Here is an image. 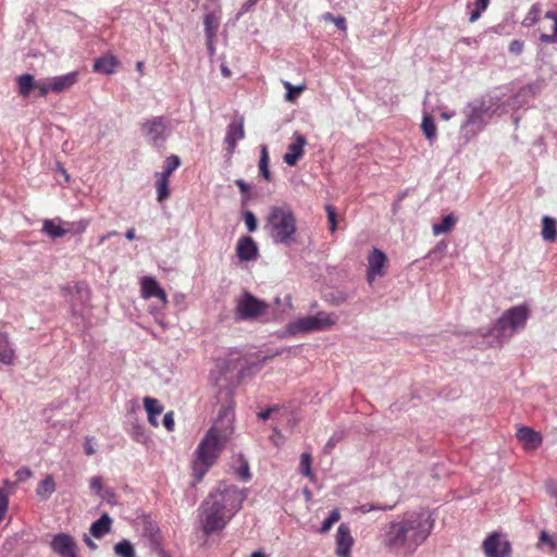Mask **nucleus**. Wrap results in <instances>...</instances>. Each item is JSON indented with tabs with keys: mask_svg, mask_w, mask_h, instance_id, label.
<instances>
[{
	"mask_svg": "<svg viewBox=\"0 0 557 557\" xmlns=\"http://www.w3.org/2000/svg\"><path fill=\"white\" fill-rule=\"evenodd\" d=\"M42 231L51 238H60L70 232V222L59 219L45 220Z\"/></svg>",
	"mask_w": 557,
	"mask_h": 557,
	"instance_id": "nucleus-20",
	"label": "nucleus"
},
{
	"mask_svg": "<svg viewBox=\"0 0 557 557\" xmlns=\"http://www.w3.org/2000/svg\"><path fill=\"white\" fill-rule=\"evenodd\" d=\"M323 21L332 22L339 30H347V23L344 16H334L332 13L326 12L322 15Z\"/></svg>",
	"mask_w": 557,
	"mask_h": 557,
	"instance_id": "nucleus-40",
	"label": "nucleus"
},
{
	"mask_svg": "<svg viewBox=\"0 0 557 557\" xmlns=\"http://www.w3.org/2000/svg\"><path fill=\"white\" fill-rule=\"evenodd\" d=\"M77 72H70L64 75L51 77L52 91L59 94L67 90L77 82Z\"/></svg>",
	"mask_w": 557,
	"mask_h": 557,
	"instance_id": "nucleus-21",
	"label": "nucleus"
},
{
	"mask_svg": "<svg viewBox=\"0 0 557 557\" xmlns=\"http://www.w3.org/2000/svg\"><path fill=\"white\" fill-rule=\"evenodd\" d=\"M234 411L232 407L220 411L218 419L199 443L193 461L196 483L200 482L213 466L220 453L231 441L234 433Z\"/></svg>",
	"mask_w": 557,
	"mask_h": 557,
	"instance_id": "nucleus-3",
	"label": "nucleus"
},
{
	"mask_svg": "<svg viewBox=\"0 0 557 557\" xmlns=\"http://www.w3.org/2000/svg\"><path fill=\"white\" fill-rule=\"evenodd\" d=\"M295 143L288 145L287 152L283 156V160L287 165H295L298 160L304 156V148L307 144L306 138L295 133L294 135Z\"/></svg>",
	"mask_w": 557,
	"mask_h": 557,
	"instance_id": "nucleus-17",
	"label": "nucleus"
},
{
	"mask_svg": "<svg viewBox=\"0 0 557 557\" xmlns=\"http://www.w3.org/2000/svg\"><path fill=\"white\" fill-rule=\"evenodd\" d=\"M524 44L522 40H512L509 45V51L513 54H520L523 51Z\"/></svg>",
	"mask_w": 557,
	"mask_h": 557,
	"instance_id": "nucleus-52",
	"label": "nucleus"
},
{
	"mask_svg": "<svg viewBox=\"0 0 557 557\" xmlns=\"http://www.w3.org/2000/svg\"><path fill=\"white\" fill-rule=\"evenodd\" d=\"M239 461H240V466L237 470V474L239 475L240 479L247 481L251 476L250 471H249V465L242 456L239 457Z\"/></svg>",
	"mask_w": 557,
	"mask_h": 557,
	"instance_id": "nucleus-45",
	"label": "nucleus"
},
{
	"mask_svg": "<svg viewBox=\"0 0 557 557\" xmlns=\"http://www.w3.org/2000/svg\"><path fill=\"white\" fill-rule=\"evenodd\" d=\"M236 186L239 188L242 194H246L250 189V185L247 184L244 180L238 178L235 181Z\"/></svg>",
	"mask_w": 557,
	"mask_h": 557,
	"instance_id": "nucleus-57",
	"label": "nucleus"
},
{
	"mask_svg": "<svg viewBox=\"0 0 557 557\" xmlns=\"http://www.w3.org/2000/svg\"><path fill=\"white\" fill-rule=\"evenodd\" d=\"M269 162H270V158H269L268 147L265 145H262L260 147L259 171H260L261 176L265 181H271V178H272L271 172L269 170Z\"/></svg>",
	"mask_w": 557,
	"mask_h": 557,
	"instance_id": "nucleus-29",
	"label": "nucleus"
},
{
	"mask_svg": "<svg viewBox=\"0 0 557 557\" xmlns=\"http://www.w3.org/2000/svg\"><path fill=\"white\" fill-rule=\"evenodd\" d=\"M113 550L119 557H136L134 546L128 540H122L116 543Z\"/></svg>",
	"mask_w": 557,
	"mask_h": 557,
	"instance_id": "nucleus-32",
	"label": "nucleus"
},
{
	"mask_svg": "<svg viewBox=\"0 0 557 557\" xmlns=\"http://www.w3.org/2000/svg\"><path fill=\"white\" fill-rule=\"evenodd\" d=\"M129 435L131 437L137 442L145 444L149 440V436L145 430V428L139 423H133L129 429Z\"/></svg>",
	"mask_w": 557,
	"mask_h": 557,
	"instance_id": "nucleus-34",
	"label": "nucleus"
},
{
	"mask_svg": "<svg viewBox=\"0 0 557 557\" xmlns=\"http://www.w3.org/2000/svg\"><path fill=\"white\" fill-rule=\"evenodd\" d=\"M542 237L546 242H554L557 237L556 220L550 216H543L542 219Z\"/></svg>",
	"mask_w": 557,
	"mask_h": 557,
	"instance_id": "nucleus-28",
	"label": "nucleus"
},
{
	"mask_svg": "<svg viewBox=\"0 0 557 557\" xmlns=\"http://www.w3.org/2000/svg\"><path fill=\"white\" fill-rule=\"evenodd\" d=\"M258 246L252 237L243 236L236 245V255L242 261H251L258 257Z\"/></svg>",
	"mask_w": 557,
	"mask_h": 557,
	"instance_id": "nucleus-16",
	"label": "nucleus"
},
{
	"mask_svg": "<svg viewBox=\"0 0 557 557\" xmlns=\"http://www.w3.org/2000/svg\"><path fill=\"white\" fill-rule=\"evenodd\" d=\"M102 479L100 476H92L90 478L89 480V487L96 492L97 494H99L102 490Z\"/></svg>",
	"mask_w": 557,
	"mask_h": 557,
	"instance_id": "nucleus-51",
	"label": "nucleus"
},
{
	"mask_svg": "<svg viewBox=\"0 0 557 557\" xmlns=\"http://www.w3.org/2000/svg\"><path fill=\"white\" fill-rule=\"evenodd\" d=\"M385 263L386 255L379 248H373L368 256L367 280L369 283L384 275Z\"/></svg>",
	"mask_w": 557,
	"mask_h": 557,
	"instance_id": "nucleus-13",
	"label": "nucleus"
},
{
	"mask_svg": "<svg viewBox=\"0 0 557 557\" xmlns=\"http://www.w3.org/2000/svg\"><path fill=\"white\" fill-rule=\"evenodd\" d=\"M14 360V349L12 348L8 335L0 333V362L12 364Z\"/></svg>",
	"mask_w": 557,
	"mask_h": 557,
	"instance_id": "nucleus-24",
	"label": "nucleus"
},
{
	"mask_svg": "<svg viewBox=\"0 0 557 557\" xmlns=\"http://www.w3.org/2000/svg\"><path fill=\"white\" fill-rule=\"evenodd\" d=\"M284 87L287 90L285 99L288 102H293L304 90V86L294 87L289 82H284Z\"/></svg>",
	"mask_w": 557,
	"mask_h": 557,
	"instance_id": "nucleus-41",
	"label": "nucleus"
},
{
	"mask_svg": "<svg viewBox=\"0 0 557 557\" xmlns=\"http://www.w3.org/2000/svg\"><path fill=\"white\" fill-rule=\"evenodd\" d=\"M141 295L144 298L149 299L152 297L158 298L162 304H166L168 298L164 289L161 288L159 283L152 276H144L140 281Z\"/></svg>",
	"mask_w": 557,
	"mask_h": 557,
	"instance_id": "nucleus-15",
	"label": "nucleus"
},
{
	"mask_svg": "<svg viewBox=\"0 0 557 557\" xmlns=\"http://www.w3.org/2000/svg\"><path fill=\"white\" fill-rule=\"evenodd\" d=\"M171 122L165 116H151L140 124V132L152 147L160 148L171 134Z\"/></svg>",
	"mask_w": 557,
	"mask_h": 557,
	"instance_id": "nucleus-9",
	"label": "nucleus"
},
{
	"mask_svg": "<svg viewBox=\"0 0 557 557\" xmlns=\"http://www.w3.org/2000/svg\"><path fill=\"white\" fill-rule=\"evenodd\" d=\"M84 450H85V454L88 455V456H91L96 453V449H95V446L92 444V440L87 437L85 440V443H84Z\"/></svg>",
	"mask_w": 557,
	"mask_h": 557,
	"instance_id": "nucleus-56",
	"label": "nucleus"
},
{
	"mask_svg": "<svg viewBox=\"0 0 557 557\" xmlns=\"http://www.w3.org/2000/svg\"><path fill=\"white\" fill-rule=\"evenodd\" d=\"M32 474H33V472L26 467L21 468L15 472V475H16L18 482L26 481L27 479H29L32 476Z\"/></svg>",
	"mask_w": 557,
	"mask_h": 557,
	"instance_id": "nucleus-53",
	"label": "nucleus"
},
{
	"mask_svg": "<svg viewBox=\"0 0 557 557\" xmlns=\"http://www.w3.org/2000/svg\"><path fill=\"white\" fill-rule=\"evenodd\" d=\"M537 9L535 7H532V9L529 11L528 15L522 21V25L525 27H530L537 23Z\"/></svg>",
	"mask_w": 557,
	"mask_h": 557,
	"instance_id": "nucleus-47",
	"label": "nucleus"
},
{
	"mask_svg": "<svg viewBox=\"0 0 557 557\" xmlns=\"http://www.w3.org/2000/svg\"><path fill=\"white\" fill-rule=\"evenodd\" d=\"M244 137L245 131L243 117L228 124L224 141L227 145L231 154L234 152L237 141L242 140Z\"/></svg>",
	"mask_w": 557,
	"mask_h": 557,
	"instance_id": "nucleus-18",
	"label": "nucleus"
},
{
	"mask_svg": "<svg viewBox=\"0 0 557 557\" xmlns=\"http://www.w3.org/2000/svg\"><path fill=\"white\" fill-rule=\"evenodd\" d=\"M421 127L428 140L432 143L436 139V126L433 119L429 114H424Z\"/></svg>",
	"mask_w": 557,
	"mask_h": 557,
	"instance_id": "nucleus-33",
	"label": "nucleus"
},
{
	"mask_svg": "<svg viewBox=\"0 0 557 557\" xmlns=\"http://www.w3.org/2000/svg\"><path fill=\"white\" fill-rule=\"evenodd\" d=\"M181 165V159L175 156V154H172L170 157H168L164 161V165H163V172L161 173H156V176H162L164 178H168L172 175V173Z\"/></svg>",
	"mask_w": 557,
	"mask_h": 557,
	"instance_id": "nucleus-31",
	"label": "nucleus"
},
{
	"mask_svg": "<svg viewBox=\"0 0 557 557\" xmlns=\"http://www.w3.org/2000/svg\"><path fill=\"white\" fill-rule=\"evenodd\" d=\"M205 30L209 40V49L212 51V38L214 36V33L216 30V25H213L214 23V16L213 14L209 13L205 15Z\"/></svg>",
	"mask_w": 557,
	"mask_h": 557,
	"instance_id": "nucleus-37",
	"label": "nucleus"
},
{
	"mask_svg": "<svg viewBox=\"0 0 557 557\" xmlns=\"http://www.w3.org/2000/svg\"><path fill=\"white\" fill-rule=\"evenodd\" d=\"M463 114L466 119L461 124L460 134L469 141L483 129L492 116V111L484 101H473L467 104Z\"/></svg>",
	"mask_w": 557,
	"mask_h": 557,
	"instance_id": "nucleus-7",
	"label": "nucleus"
},
{
	"mask_svg": "<svg viewBox=\"0 0 557 557\" xmlns=\"http://www.w3.org/2000/svg\"><path fill=\"white\" fill-rule=\"evenodd\" d=\"M274 304L277 306V307H281L284 305V308L281 310L282 312H284L286 309H289L292 308V298L289 295H287L284 300H282L280 297H276L274 299Z\"/></svg>",
	"mask_w": 557,
	"mask_h": 557,
	"instance_id": "nucleus-54",
	"label": "nucleus"
},
{
	"mask_svg": "<svg viewBox=\"0 0 557 557\" xmlns=\"http://www.w3.org/2000/svg\"><path fill=\"white\" fill-rule=\"evenodd\" d=\"M119 233L116 231H110L107 234L99 237L98 245L104 244L107 239H109L112 236H116Z\"/></svg>",
	"mask_w": 557,
	"mask_h": 557,
	"instance_id": "nucleus-59",
	"label": "nucleus"
},
{
	"mask_svg": "<svg viewBox=\"0 0 557 557\" xmlns=\"http://www.w3.org/2000/svg\"><path fill=\"white\" fill-rule=\"evenodd\" d=\"M482 546L486 557H509L510 555V544L497 533L488 535Z\"/></svg>",
	"mask_w": 557,
	"mask_h": 557,
	"instance_id": "nucleus-12",
	"label": "nucleus"
},
{
	"mask_svg": "<svg viewBox=\"0 0 557 557\" xmlns=\"http://www.w3.org/2000/svg\"><path fill=\"white\" fill-rule=\"evenodd\" d=\"M125 237L128 239V240H133L135 239V230L134 228H129L126 231L125 233Z\"/></svg>",
	"mask_w": 557,
	"mask_h": 557,
	"instance_id": "nucleus-63",
	"label": "nucleus"
},
{
	"mask_svg": "<svg viewBox=\"0 0 557 557\" xmlns=\"http://www.w3.org/2000/svg\"><path fill=\"white\" fill-rule=\"evenodd\" d=\"M435 520L428 510L412 511L391 521L381 531V544L391 552L413 554L426 542Z\"/></svg>",
	"mask_w": 557,
	"mask_h": 557,
	"instance_id": "nucleus-1",
	"label": "nucleus"
},
{
	"mask_svg": "<svg viewBox=\"0 0 557 557\" xmlns=\"http://www.w3.org/2000/svg\"><path fill=\"white\" fill-rule=\"evenodd\" d=\"M529 317L530 308L527 305L511 307L503 312L494 327L484 336L492 337L488 341L490 345H503L517 332L525 327Z\"/></svg>",
	"mask_w": 557,
	"mask_h": 557,
	"instance_id": "nucleus-5",
	"label": "nucleus"
},
{
	"mask_svg": "<svg viewBox=\"0 0 557 557\" xmlns=\"http://www.w3.org/2000/svg\"><path fill=\"white\" fill-rule=\"evenodd\" d=\"M16 83L18 87V94L23 97H27L29 96L32 89L36 87L37 81H35L32 74L24 73L16 77Z\"/></svg>",
	"mask_w": 557,
	"mask_h": 557,
	"instance_id": "nucleus-25",
	"label": "nucleus"
},
{
	"mask_svg": "<svg viewBox=\"0 0 557 557\" xmlns=\"http://www.w3.org/2000/svg\"><path fill=\"white\" fill-rule=\"evenodd\" d=\"M144 406L148 416H159L163 411V407L159 400L152 397H145Z\"/></svg>",
	"mask_w": 557,
	"mask_h": 557,
	"instance_id": "nucleus-36",
	"label": "nucleus"
},
{
	"mask_svg": "<svg viewBox=\"0 0 557 557\" xmlns=\"http://www.w3.org/2000/svg\"><path fill=\"white\" fill-rule=\"evenodd\" d=\"M246 495L234 485L220 484L200 504L198 518L201 531L210 536L226 528L242 508Z\"/></svg>",
	"mask_w": 557,
	"mask_h": 557,
	"instance_id": "nucleus-2",
	"label": "nucleus"
},
{
	"mask_svg": "<svg viewBox=\"0 0 557 557\" xmlns=\"http://www.w3.org/2000/svg\"><path fill=\"white\" fill-rule=\"evenodd\" d=\"M455 223H456V218L453 214H447L442 219L441 223L433 224V227H432L433 234L435 236L445 234L453 228Z\"/></svg>",
	"mask_w": 557,
	"mask_h": 557,
	"instance_id": "nucleus-30",
	"label": "nucleus"
},
{
	"mask_svg": "<svg viewBox=\"0 0 557 557\" xmlns=\"http://www.w3.org/2000/svg\"><path fill=\"white\" fill-rule=\"evenodd\" d=\"M244 221H245L247 230L250 233H253L257 231L258 222H257V218L252 211L247 210L244 212Z\"/></svg>",
	"mask_w": 557,
	"mask_h": 557,
	"instance_id": "nucleus-43",
	"label": "nucleus"
},
{
	"mask_svg": "<svg viewBox=\"0 0 557 557\" xmlns=\"http://www.w3.org/2000/svg\"><path fill=\"white\" fill-rule=\"evenodd\" d=\"M264 230L274 244L290 246L297 231L296 216L288 205L272 206L265 218Z\"/></svg>",
	"mask_w": 557,
	"mask_h": 557,
	"instance_id": "nucleus-4",
	"label": "nucleus"
},
{
	"mask_svg": "<svg viewBox=\"0 0 557 557\" xmlns=\"http://www.w3.org/2000/svg\"><path fill=\"white\" fill-rule=\"evenodd\" d=\"M341 519V513L338 509H333L329 517L324 519L322 522L320 533H326L331 530L334 523H336Z\"/></svg>",
	"mask_w": 557,
	"mask_h": 557,
	"instance_id": "nucleus-39",
	"label": "nucleus"
},
{
	"mask_svg": "<svg viewBox=\"0 0 557 557\" xmlns=\"http://www.w3.org/2000/svg\"><path fill=\"white\" fill-rule=\"evenodd\" d=\"M258 0H248L246 1L240 10L238 11L237 13V18H239L240 16H243L246 12H248L256 3H257Z\"/></svg>",
	"mask_w": 557,
	"mask_h": 557,
	"instance_id": "nucleus-55",
	"label": "nucleus"
},
{
	"mask_svg": "<svg viewBox=\"0 0 557 557\" xmlns=\"http://www.w3.org/2000/svg\"><path fill=\"white\" fill-rule=\"evenodd\" d=\"M482 10H479V9H473L470 13V17H469V21L470 23H474L476 20H479V17L481 16L482 14Z\"/></svg>",
	"mask_w": 557,
	"mask_h": 557,
	"instance_id": "nucleus-60",
	"label": "nucleus"
},
{
	"mask_svg": "<svg viewBox=\"0 0 557 557\" xmlns=\"http://www.w3.org/2000/svg\"><path fill=\"white\" fill-rule=\"evenodd\" d=\"M51 549L62 557H78L77 544L67 533L55 534L50 543Z\"/></svg>",
	"mask_w": 557,
	"mask_h": 557,
	"instance_id": "nucleus-11",
	"label": "nucleus"
},
{
	"mask_svg": "<svg viewBox=\"0 0 557 557\" xmlns=\"http://www.w3.org/2000/svg\"><path fill=\"white\" fill-rule=\"evenodd\" d=\"M490 4V0H475L474 7L475 9L482 10L483 12L487 9Z\"/></svg>",
	"mask_w": 557,
	"mask_h": 557,
	"instance_id": "nucleus-58",
	"label": "nucleus"
},
{
	"mask_svg": "<svg viewBox=\"0 0 557 557\" xmlns=\"http://www.w3.org/2000/svg\"><path fill=\"white\" fill-rule=\"evenodd\" d=\"M517 437L525 449L532 450L542 444V436L539 432L528 426H522L517 432Z\"/></svg>",
	"mask_w": 557,
	"mask_h": 557,
	"instance_id": "nucleus-19",
	"label": "nucleus"
},
{
	"mask_svg": "<svg viewBox=\"0 0 557 557\" xmlns=\"http://www.w3.org/2000/svg\"><path fill=\"white\" fill-rule=\"evenodd\" d=\"M88 226L87 220H81L77 222H70V231L74 230L76 233H84Z\"/></svg>",
	"mask_w": 557,
	"mask_h": 557,
	"instance_id": "nucleus-50",
	"label": "nucleus"
},
{
	"mask_svg": "<svg viewBox=\"0 0 557 557\" xmlns=\"http://www.w3.org/2000/svg\"><path fill=\"white\" fill-rule=\"evenodd\" d=\"M327 220L332 233L336 231V212L332 206H326Z\"/></svg>",
	"mask_w": 557,
	"mask_h": 557,
	"instance_id": "nucleus-48",
	"label": "nucleus"
},
{
	"mask_svg": "<svg viewBox=\"0 0 557 557\" xmlns=\"http://www.w3.org/2000/svg\"><path fill=\"white\" fill-rule=\"evenodd\" d=\"M162 423L169 432H172L175 425L174 413L172 411L166 412L163 417Z\"/></svg>",
	"mask_w": 557,
	"mask_h": 557,
	"instance_id": "nucleus-49",
	"label": "nucleus"
},
{
	"mask_svg": "<svg viewBox=\"0 0 557 557\" xmlns=\"http://www.w3.org/2000/svg\"><path fill=\"white\" fill-rule=\"evenodd\" d=\"M394 508L393 505L391 506H380V505H375V504H363V505H360L359 507L355 508L356 511H359L361 513H368L370 511H373V510H384V511H387V510H392Z\"/></svg>",
	"mask_w": 557,
	"mask_h": 557,
	"instance_id": "nucleus-42",
	"label": "nucleus"
},
{
	"mask_svg": "<svg viewBox=\"0 0 557 557\" xmlns=\"http://www.w3.org/2000/svg\"><path fill=\"white\" fill-rule=\"evenodd\" d=\"M272 411H273V408H268L265 411L259 412L258 418L260 420H267L270 418Z\"/></svg>",
	"mask_w": 557,
	"mask_h": 557,
	"instance_id": "nucleus-62",
	"label": "nucleus"
},
{
	"mask_svg": "<svg viewBox=\"0 0 557 557\" xmlns=\"http://www.w3.org/2000/svg\"><path fill=\"white\" fill-rule=\"evenodd\" d=\"M112 519L108 513H103L98 520L91 523L90 534L97 539H101L111 530Z\"/></svg>",
	"mask_w": 557,
	"mask_h": 557,
	"instance_id": "nucleus-22",
	"label": "nucleus"
},
{
	"mask_svg": "<svg viewBox=\"0 0 557 557\" xmlns=\"http://www.w3.org/2000/svg\"><path fill=\"white\" fill-rule=\"evenodd\" d=\"M9 505V496L8 493L0 488V521L3 520Z\"/></svg>",
	"mask_w": 557,
	"mask_h": 557,
	"instance_id": "nucleus-46",
	"label": "nucleus"
},
{
	"mask_svg": "<svg viewBox=\"0 0 557 557\" xmlns=\"http://www.w3.org/2000/svg\"><path fill=\"white\" fill-rule=\"evenodd\" d=\"M117 66V60L113 55H103L94 63V71L106 75L113 74Z\"/></svg>",
	"mask_w": 557,
	"mask_h": 557,
	"instance_id": "nucleus-23",
	"label": "nucleus"
},
{
	"mask_svg": "<svg viewBox=\"0 0 557 557\" xmlns=\"http://www.w3.org/2000/svg\"><path fill=\"white\" fill-rule=\"evenodd\" d=\"M85 544L90 548V549H97V544L90 539L89 535L85 534L84 537H83Z\"/></svg>",
	"mask_w": 557,
	"mask_h": 557,
	"instance_id": "nucleus-61",
	"label": "nucleus"
},
{
	"mask_svg": "<svg viewBox=\"0 0 557 557\" xmlns=\"http://www.w3.org/2000/svg\"><path fill=\"white\" fill-rule=\"evenodd\" d=\"M354 542L355 541L351 536L349 525L342 523L336 532V555L338 557H350V549L354 545Z\"/></svg>",
	"mask_w": 557,
	"mask_h": 557,
	"instance_id": "nucleus-14",
	"label": "nucleus"
},
{
	"mask_svg": "<svg viewBox=\"0 0 557 557\" xmlns=\"http://www.w3.org/2000/svg\"><path fill=\"white\" fill-rule=\"evenodd\" d=\"M250 557H269L265 553L261 550L253 552Z\"/></svg>",
	"mask_w": 557,
	"mask_h": 557,
	"instance_id": "nucleus-64",
	"label": "nucleus"
},
{
	"mask_svg": "<svg viewBox=\"0 0 557 557\" xmlns=\"http://www.w3.org/2000/svg\"><path fill=\"white\" fill-rule=\"evenodd\" d=\"M337 317L334 313L319 311L314 315L299 318L286 325L289 335L322 332L330 330L336 324Z\"/></svg>",
	"mask_w": 557,
	"mask_h": 557,
	"instance_id": "nucleus-8",
	"label": "nucleus"
},
{
	"mask_svg": "<svg viewBox=\"0 0 557 557\" xmlns=\"http://www.w3.org/2000/svg\"><path fill=\"white\" fill-rule=\"evenodd\" d=\"M156 188H157V199L159 202H162L165 200L170 195L169 189V180L164 178L162 176H157L156 182Z\"/></svg>",
	"mask_w": 557,
	"mask_h": 557,
	"instance_id": "nucleus-35",
	"label": "nucleus"
},
{
	"mask_svg": "<svg viewBox=\"0 0 557 557\" xmlns=\"http://www.w3.org/2000/svg\"><path fill=\"white\" fill-rule=\"evenodd\" d=\"M311 461H312V458H311V455L309 453H302L301 456H300V463H299V469H300V473L305 476H308L310 479L313 478V473H312V470H311Z\"/></svg>",
	"mask_w": 557,
	"mask_h": 557,
	"instance_id": "nucleus-38",
	"label": "nucleus"
},
{
	"mask_svg": "<svg viewBox=\"0 0 557 557\" xmlns=\"http://www.w3.org/2000/svg\"><path fill=\"white\" fill-rule=\"evenodd\" d=\"M55 491V483L52 475H47L42 481L39 482L36 488V495L41 500H47Z\"/></svg>",
	"mask_w": 557,
	"mask_h": 557,
	"instance_id": "nucleus-26",
	"label": "nucleus"
},
{
	"mask_svg": "<svg viewBox=\"0 0 557 557\" xmlns=\"http://www.w3.org/2000/svg\"><path fill=\"white\" fill-rule=\"evenodd\" d=\"M545 18L550 20L553 22L552 34H541L540 41L542 44H557V11H547L544 15Z\"/></svg>",
	"mask_w": 557,
	"mask_h": 557,
	"instance_id": "nucleus-27",
	"label": "nucleus"
},
{
	"mask_svg": "<svg viewBox=\"0 0 557 557\" xmlns=\"http://www.w3.org/2000/svg\"><path fill=\"white\" fill-rule=\"evenodd\" d=\"M62 295L67 299L73 317L79 314L77 305L85 306L90 299V290L82 282L67 283L61 287Z\"/></svg>",
	"mask_w": 557,
	"mask_h": 557,
	"instance_id": "nucleus-10",
	"label": "nucleus"
},
{
	"mask_svg": "<svg viewBox=\"0 0 557 557\" xmlns=\"http://www.w3.org/2000/svg\"><path fill=\"white\" fill-rule=\"evenodd\" d=\"M271 305L245 292L236 301L235 318L238 321L276 320L277 314L270 313Z\"/></svg>",
	"mask_w": 557,
	"mask_h": 557,
	"instance_id": "nucleus-6",
	"label": "nucleus"
},
{
	"mask_svg": "<svg viewBox=\"0 0 557 557\" xmlns=\"http://www.w3.org/2000/svg\"><path fill=\"white\" fill-rule=\"evenodd\" d=\"M52 83L51 79L48 78L46 81H37L36 83V89L39 91L40 97H46L50 91H52Z\"/></svg>",
	"mask_w": 557,
	"mask_h": 557,
	"instance_id": "nucleus-44",
	"label": "nucleus"
}]
</instances>
